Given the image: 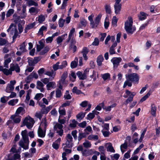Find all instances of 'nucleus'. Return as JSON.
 Segmentation results:
<instances>
[{
	"mask_svg": "<svg viewBox=\"0 0 160 160\" xmlns=\"http://www.w3.org/2000/svg\"><path fill=\"white\" fill-rule=\"evenodd\" d=\"M128 148V144L126 142H125L124 143L122 144L120 146L121 150L123 153L125 151V149H127Z\"/></svg>",
	"mask_w": 160,
	"mask_h": 160,
	"instance_id": "37",
	"label": "nucleus"
},
{
	"mask_svg": "<svg viewBox=\"0 0 160 160\" xmlns=\"http://www.w3.org/2000/svg\"><path fill=\"white\" fill-rule=\"evenodd\" d=\"M50 47L49 46H46L42 50L41 52H40V54L41 55H43L45 53L48 52L50 49Z\"/></svg>",
	"mask_w": 160,
	"mask_h": 160,
	"instance_id": "48",
	"label": "nucleus"
},
{
	"mask_svg": "<svg viewBox=\"0 0 160 160\" xmlns=\"http://www.w3.org/2000/svg\"><path fill=\"white\" fill-rule=\"evenodd\" d=\"M9 31L11 32L10 34L11 35H13V40L16 39L18 36V32L17 28L14 26L13 24H11L9 28L7 30L8 32H9Z\"/></svg>",
	"mask_w": 160,
	"mask_h": 160,
	"instance_id": "6",
	"label": "nucleus"
},
{
	"mask_svg": "<svg viewBox=\"0 0 160 160\" xmlns=\"http://www.w3.org/2000/svg\"><path fill=\"white\" fill-rule=\"evenodd\" d=\"M14 88V86H13L12 85H10L9 84H8L7 86L6 91L8 93H9L11 91H13Z\"/></svg>",
	"mask_w": 160,
	"mask_h": 160,
	"instance_id": "36",
	"label": "nucleus"
},
{
	"mask_svg": "<svg viewBox=\"0 0 160 160\" xmlns=\"http://www.w3.org/2000/svg\"><path fill=\"white\" fill-rule=\"evenodd\" d=\"M76 78V76L75 73L73 72L71 73V76H70V80L72 82H74Z\"/></svg>",
	"mask_w": 160,
	"mask_h": 160,
	"instance_id": "61",
	"label": "nucleus"
},
{
	"mask_svg": "<svg viewBox=\"0 0 160 160\" xmlns=\"http://www.w3.org/2000/svg\"><path fill=\"white\" fill-rule=\"evenodd\" d=\"M76 41L75 39L72 38L69 45L70 50L72 51L73 52H75L77 50V47L75 45Z\"/></svg>",
	"mask_w": 160,
	"mask_h": 160,
	"instance_id": "10",
	"label": "nucleus"
},
{
	"mask_svg": "<svg viewBox=\"0 0 160 160\" xmlns=\"http://www.w3.org/2000/svg\"><path fill=\"white\" fill-rule=\"evenodd\" d=\"M147 16V14L142 12H140V14L138 16V17L140 20H142L145 19Z\"/></svg>",
	"mask_w": 160,
	"mask_h": 160,
	"instance_id": "38",
	"label": "nucleus"
},
{
	"mask_svg": "<svg viewBox=\"0 0 160 160\" xmlns=\"http://www.w3.org/2000/svg\"><path fill=\"white\" fill-rule=\"evenodd\" d=\"M85 113L82 112H80L76 116L77 119L78 120H81L85 116Z\"/></svg>",
	"mask_w": 160,
	"mask_h": 160,
	"instance_id": "33",
	"label": "nucleus"
},
{
	"mask_svg": "<svg viewBox=\"0 0 160 160\" xmlns=\"http://www.w3.org/2000/svg\"><path fill=\"white\" fill-rule=\"evenodd\" d=\"M37 59V58H35L34 59L32 58L29 59L28 60L29 65L30 66L33 67L38 62Z\"/></svg>",
	"mask_w": 160,
	"mask_h": 160,
	"instance_id": "21",
	"label": "nucleus"
},
{
	"mask_svg": "<svg viewBox=\"0 0 160 160\" xmlns=\"http://www.w3.org/2000/svg\"><path fill=\"white\" fill-rule=\"evenodd\" d=\"M122 59L120 58H113L111 60L112 63L114 68H117L119 65V63L121 62Z\"/></svg>",
	"mask_w": 160,
	"mask_h": 160,
	"instance_id": "11",
	"label": "nucleus"
},
{
	"mask_svg": "<svg viewBox=\"0 0 160 160\" xmlns=\"http://www.w3.org/2000/svg\"><path fill=\"white\" fill-rule=\"evenodd\" d=\"M143 146L144 145L143 144H141L139 147L137 148L134 151L133 155H135L137 154L139 152L140 149L143 147Z\"/></svg>",
	"mask_w": 160,
	"mask_h": 160,
	"instance_id": "45",
	"label": "nucleus"
},
{
	"mask_svg": "<svg viewBox=\"0 0 160 160\" xmlns=\"http://www.w3.org/2000/svg\"><path fill=\"white\" fill-rule=\"evenodd\" d=\"M25 113V111L24 108L22 107H20L17 109L14 114L16 115L20 116V115H22Z\"/></svg>",
	"mask_w": 160,
	"mask_h": 160,
	"instance_id": "18",
	"label": "nucleus"
},
{
	"mask_svg": "<svg viewBox=\"0 0 160 160\" xmlns=\"http://www.w3.org/2000/svg\"><path fill=\"white\" fill-rule=\"evenodd\" d=\"M91 150H84L82 151V154L83 156L87 157L90 155V152Z\"/></svg>",
	"mask_w": 160,
	"mask_h": 160,
	"instance_id": "43",
	"label": "nucleus"
},
{
	"mask_svg": "<svg viewBox=\"0 0 160 160\" xmlns=\"http://www.w3.org/2000/svg\"><path fill=\"white\" fill-rule=\"evenodd\" d=\"M104 59L103 56L102 55L99 56L97 58V62L98 66H100L102 65V63Z\"/></svg>",
	"mask_w": 160,
	"mask_h": 160,
	"instance_id": "32",
	"label": "nucleus"
},
{
	"mask_svg": "<svg viewBox=\"0 0 160 160\" xmlns=\"http://www.w3.org/2000/svg\"><path fill=\"white\" fill-rule=\"evenodd\" d=\"M107 151L112 152H114L115 150H114L113 147L112 146V144L110 143H108L106 144Z\"/></svg>",
	"mask_w": 160,
	"mask_h": 160,
	"instance_id": "24",
	"label": "nucleus"
},
{
	"mask_svg": "<svg viewBox=\"0 0 160 160\" xmlns=\"http://www.w3.org/2000/svg\"><path fill=\"white\" fill-rule=\"evenodd\" d=\"M45 74L53 78L55 76V73L53 71H52L51 72H47Z\"/></svg>",
	"mask_w": 160,
	"mask_h": 160,
	"instance_id": "50",
	"label": "nucleus"
},
{
	"mask_svg": "<svg viewBox=\"0 0 160 160\" xmlns=\"http://www.w3.org/2000/svg\"><path fill=\"white\" fill-rule=\"evenodd\" d=\"M47 30V27L45 26H42L39 29L38 32V34L39 35L42 36L43 35V32Z\"/></svg>",
	"mask_w": 160,
	"mask_h": 160,
	"instance_id": "41",
	"label": "nucleus"
},
{
	"mask_svg": "<svg viewBox=\"0 0 160 160\" xmlns=\"http://www.w3.org/2000/svg\"><path fill=\"white\" fill-rule=\"evenodd\" d=\"M2 72L6 76L11 75L12 74V72L10 68L9 69H7V68H4Z\"/></svg>",
	"mask_w": 160,
	"mask_h": 160,
	"instance_id": "34",
	"label": "nucleus"
},
{
	"mask_svg": "<svg viewBox=\"0 0 160 160\" xmlns=\"http://www.w3.org/2000/svg\"><path fill=\"white\" fill-rule=\"evenodd\" d=\"M44 86V85L41 81H37L36 88L40 90L41 92H44L45 89L43 88Z\"/></svg>",
	"mask_w": 160,
	"mask_h": 160,
	"instance_id": "16",
	"label": "nucleus"
},
{
	"mask_svg": "<svg viewBox=\"0 0 160 160\" xmlns=\"http://www.w3.org/2000/svg\"><path fill=\"white\" fill-rule=\"evenodd\" d=\"M18 99H13L10 100L8 102L9 105L13 106L16 104L18 102Z\"/></svg>",
	"mask_w": 160,
	"mask_h": 160,
	"instance_id": "40",
	"label": "nucleus"
},
{
	"mask_svg": "<svg viewBox=\"0 0 160 160\" xmlns=\"http://www.w3.org/2000/svg\"><path fill=\"white\" fill-rule=\"evenodd\" d=\"M151 114L154 117L156 116V111L157 110V107L156 105L154 104H152L151 105Z\"/></svg>",
	"mask_w": 160,
	"mask_h": 160,
	"instance_id": "22",
	"label": "nucleus"
},
{
	"mask_svg": "<svg viewBox=\"0 0 160 160\" xmlns=\"http://www.w3.org/2000/svg\"><path fill=\"white\" fill-rule=\"evenodd\" d=\"M118 19L115 16L113 17L112 20V25L113 27H116Z\"/></svg>",
	"mask_w": 160,
	"mask_h": 160,
	"instance_id": "54",
	"label": "nucleus"
},
{
	"mask_svg": "<svg viewBox=\"0 0 160 160\" xmlns=\"http://www.w3.org/2000/svg\"><path fill=\"white\" fill-rule=\"evenodd\" d=\"M45 19L44 15L41 14L36 18V20L40 23H42Z\"/></svg>",
	"mask_w": 160,
	"mask_h": 160,
	"instance_id": "28",
	"label": "nucleus"
},
{
	"mask_svg": "<svg viewBox=\"0 0 160 160\" xmlns=\"http://www.w3.org/2000/svg\"><path fill=\"white\" fill-rule=\"evenodd\" d=\"M89 134L88 133L84 132L80 133L78 137V140L80 141L82 138L86 137L87 134Z\"/></svg>",
	"mask_w": 160,
	"mask_h": 160,
	"instance_id": "47",
	"label": "nucleus"
},
{
	"mask_svg": "<svg viewBox=\"0 0 160 160\" xmlns=\"http://www.w3.org/2000/svg\"><path fill=\"white\" fill-rule=\"evenodd\" d=\"M10 68L12 72L15 71L17 73L20 72V68L18 64L16 63H12L10 64Z\"/></svg>",
	"mask_w": 160,
	"mask_h": 160,
	"instance_id": "12",
	"label": "nucleus"
},
{
	"mask_svg": "<svg viewBox=\"0 0 160 160\" xmlns=\"http://www.w3.org/2000/svg\"><path fill=\"white\" fill-rule=\"evenodd\" d=\"M104 104L103 102L99 103L95 108V109L98 111H100L101 110L102 107H104Z\"/></svg>",
	"mask_w": 160,
	"mask_h": 160,
	"instance_id": "58",
	"label": "nucleus"
},
{
	"mask_svg": "<svg viewBox=\"0 0 160 160\" xmlns=\"http://www.w3.org/2000/svg\"><path fill=\"white\" fill-rule=\"evenodd\" d=\"M102 17V15L99 14L95 18L94 22L93 21V24L92 26V27L93 28L97 27Z\"/></svg>",
	"mask_w": 160,
	"mask_h": 160,
	"instance_id": "14",
	"label": "nucleus"
},
{
	"mask_svg": "<svg viewBox=\"0 0 160 160\" xmlns=\"http://www.w3.org/2000/svg\"><path fill=\"white\" fill-rule=\"evenodd\" d=\"M64 39L61 37V36L58 37L56 40L57 43L58 45H61Z\"/></svg>",
	"mask_w": 160,
	"mask_h": 160,
	"instance_id": "56",
	"label": "nucleus"
},
{
	"mask_svg": "<svg viewBox=\"0 0 160 160\" xmlns=\"http://www.w3.org/2000/svg\"><path fill=\"white\" fill-rule=\"evenodd\" d=\"M83 145L86 148H90L91 146V142L87 140H85V142L83 143Z\"/></svg>",
	"mask_w": 160,
	"mask_h": 160,
	"instance_id": "44",
	"label": "nucleus"
},
{
	"mask_svg": "<svg viewBox=\"0 0 160 160\" xmlns=\"http://www.w3.org/2000/svg\"><path fill=\"white\" fill-rule=\"evenodd\" d=\"M95 117V115L92 112L89 113L87 115V119L90 120L92 119Z\"/></svg>",
	"mask_w": 160,
	"mask_h": 160,
	"instance_id": "57",
	"label": "nucleus"
},
{
	"mask_svg": "<svg viewBox=\"0 0 160 160\" xmlns=\"http://www.w3.org/2000/svg\"><path fill=\"white\" fill-rule=\"evenodd\" d=\"M39 45H37V52L40 51L44 46V43L42 40L39 41Z\"/></svg>",
	"mask_w": 160,
	"mask_h": 160,
	"instance_id": "23",
	"label": "nucleus"
},
{
	"mask_svg": "<svg viewBox=\"0 0 160 160\" xmlns=\"http://www.w3.org/2000/svg\"><path fill=\"white\" fill-rule=\"evenodd\" d=\"M9 54H5L4 56V61L3 63L4 67L5 68H8V64L11 62V58H8Z\"/></svg>",
	"mask_w": 160,
	"mask_h": 160,
	"instance_id": "15",
	"label": "nucleus"
},
{
	"mask_svg": "<svg viewBox=\"0 0 160 160\" xmlns=\"http://www.w3.org/2000/svg\"><path fill=\"white\" fill-rule=\"evenodd\" d=\"M121 1V0H115V3L114 6L115 12L117 14L120 13L122 6L121 4L120 3Z\"/></svg>",
	"mask_w": 160,
	"mask_h": 160,
	"instance_id": "7",
	"label": "nucleus"
},
{
	"mask_svg": "<svg viewBox=\"0 0 160 160\" xmlns=\"http://www.w3.org/2000/svg\"><path fill=\"white\" fill-rule=\"evenodd\" d=\"M55 87V83L54 82H49L46 85L47 90H50L52 88H54Z\"/></svg>",
	"mask_w": 160,
	"mask_h": 160,
	"instance_id": "25",
	"label": "nucleus"
},
{
	"mask_svg": "<svg viewBox=\"0 0 160 160\" xmlns=\"http://www.w3.org/2000/svg\"><path fill=\"white\" fill-rule=\"evenodd\" d=\"M66 142L65 145L66 147L68 148L72 147V135L69 134H68L66 137Z\"/></svg>",
	"mask_w": 160,
	"mask_h": 160,
	"instance_id": "8",
	"label": "nucleus"
},
{
	"mask_svg": "<svg viewBox=\"0 0 160 160\" xmlns=\"http://www.w3.org/2000/svg\"><path fill=\"white\" fill-rule=\"evenodd\" d=\"M78 58L76 57L74 60L72 61L71 63V67L72 68H75L78 65Z\"/></svg>",
	"mask_w": 160,
	"mask_h": 160,
	"instance_id": "29",
	"label": "nucleus"
},
{
	"mask_svg": "<svg viewBox=\"0 0 160 160\" xmlns=\"http://www.w3.org/2000/svg\"><path fill=\"white\" fill-rule=\"evenodd\" d=\"M54 129L59 135L61 137L62 135L63 130L62 129L63 126L59 123L55 122L53 123Z\"/></svg>",
	"mask_w": 160,
	"mask_h": 160,
	"instance_id": "5",
	"label": "nucleus"
},
{
	"mask_svg": "<svg viewBox=\"0 0 160 160\" xmlns=\"http://www.w3.org/2000/svg\"><path fill=\"white\" fill-rule=\"evenodd\" d=\"M151 92L150 91H149V92H148L146 95H145L141 99L140 101V102H142L145 101L151 95Z\"/></svg>",
	"mask_w": 160,
	"mask_h": 160,
	"instance_id": "30",
	"label": "nucleus"
},
{
	"mask_svg": "<svg viewBox=\"0 0 160 160\" xmlns=\"http://www.w3.org/2000/svg\"><path fill=\"white\" fill-rule=\"evenodd\" d=\"M98 136L97 135L91 134L88 137V139L89 140H97L98 139Z\"/></svg>",
	"mask_w": 160,
	"mask_h": 160,
	"instance_id": "35",
	"label": "nucleus"
},
{
	"mask_svg": "<svg viewBox=\"0 0 160 160\" xmlns=\"http://www.w3.org/2000/svg\"><path fill=\"white\" fill-rule=\"evenodd\" d=\"M136 94V93L135 92H132L128 90H126L125 94L123 95V97L125 98L128 97V98L126 100L125 104H127L131 102L133 100V98Z\"/></svg>",
	"mask_w": 160,
	"mask_h": 160,
	"instance_id": "4",
	"label": "nucleus"
},
{
	"mask_svg": "<svg viewBox=\"0 0 160 160\" xmlns=\"http://www.w3.org/2000/svg\"><path fill=\"white\" fill-rule=\"evenodd\" d=\"M120 157L119 154L116 153L113 154L111 156L112 160H118Z\"/></svg>",
	"mask_w": 160,
	"mask_h": 160,
	"instance_id": "63",
	"label": "nucleus"
},
{
	"mask_svg": "<svg viewBox=\"0 0 160 160\" xmlns=\"http://www.w3.org/2000/svg\"><path fill=\"white\" fill-rule=\"evenodd\" d=\"M47 126V123L45 119H42L39 128H40L43 129H46Z\"/></svg>",
	"mask_w": 160,
	"mask_h": 160,
	"instance_id": "26",
	"label": "nucleus"
},
{
	"mask_svg": "<svg viewBox=\"0 0 160 160\" xmlns=\"http://www.w3.org/2000/svg\"><path fill=\"white\" fill-rule=\"evenodd\" d=\"M94 17V15L92 13L90 16L88 17V19L90 21V24L91 26L92 27V25H93V18Z\"/></svg>",
	"mask_w": 160,
	"mask_h": 160,
	"instance_id": "49",
	"label": "nucleus"
},
{
	"mask_svg": "<svg viewBox=\"0 0 160 160\" xmlns=\"http://www.w3.org/2000/svg\"><path fill=\"white\" fill-rule=\"evenodd\" d=\"M131 151V150H129L127 152L125 153L124 155V158L126 159H128L130 158V153Z\"/></svg>",
	"mask_w": 160,
	"mask_h": 160,
	"instance_id": "62",
	"label": "nucleus"
},
{
	"mask_svg": "<svg viewBox=\"0 0 160 160\" xmlns=\"http://www.w3.org/2000/svg\"><path fill=\"white\" fill-rule=\"evenodd\" d=\"M102 78L104 80H106L108 79H110V74L109 73L104 74H102Z\"/></svg>",
	"mask_w": 160,
	"mask_h": 160,
	"instance_id": "53",
	"label": "nucleus"
},
{
	"mask_svg": "<svg viewBox=\"0 0 160 160\" xmlns=\"http://www.w3.org/2000/svg\"><path fill=\"white\" fill-rule=\"evenodd\" d=\"M106 12L107 13L110 14L111 12L110 6L109 5L106 4L105 6Z\"/></svg>",
	"mask_w": 160,
	"mask_h": 160,
	"instance_id": "51",
	"label": "nucleus"
},
{
	"mask_svg": "<svg viewBox=\"0 0 160 160\" xmlns=\"http://www.w3.org/2000/svg\"><path fill=\"white\" fill-rule=\"evenodd\" d=\"M67 73L66 72H64L61 77V82L62 83L64 82L65 80L67 77Z\"/></svg>",
	"mask_w": 160,
	"mask_h": 160,
	"instance_id": "46",
	"label": "nucleus"
},
{
	"mask_svg": "<svg viewBox=\"0 0 160 160\" xmlns=\"http://www.w3.org/2000/svg\"><path fill=\"white\" fill-rule=\"evenodd\" d=\"M27 4L29 6H37L38 4L35 2L34 0H30L27 2Z\"/></svg>",
	"mask_w": 160,
	"mask_h": 160,
	"instance_id": "42",
	"label": "nucleus"
},
{
	"mask_svg": "<svg viewBox=\"0 0 160 160\" xmlns=\"http://www.w3.org/2000/svg\"><path fill=\"white\" fill-rule=\"evenodd\" d=\"M59 112L60 115H65L66 114V112L65 109L60 107L59 109Z\"/></svg>",
	"mask_w": 160,
	"mask_h": 160,
	"instance_id": "52",
	"label": "nucleus"
},
{
	"mask_svg": "<svg viewBox=\"0 0 160 160\" xmlns=\"http://www.w3.org/2000/svg\"><path fill=\"white\" fill-rule=\"evenodd\" d=\"M20 156L18 154H10L8 156L6 160H20Z\"/></svg>",
	"mask_w": 160,
	"mask_h": 160,
	"instance_id": "13",
	"label": "nucleus"
},
{
	"mask_svg": "<svg viewBox=\"0 0 160 160\" xmlns=\"http://www.w3.org/2000/svg\"><path fill=\"white\" fill-rule=\"evenodd\" d=\"M9 99L8 97L3 96L0 99V101L2 103H6Z\"/></svg>",
	"mask_w": 160,
	"mask_h": 160,
	"instance_id": "60",
	"label": "nucleus"
},
{
	"mask_svg": "<svg viewBox=\"0 0 160 160\" xmlns=\"http://www.w3.org/2000/svg\"><path fill=\"white\" fill-rule=\"evenodd\" d=\"M65 20L62 18H60L58 22V25L60 27L62 28L64 26Z\"/></svg>",
	"mask_w": 160,
	"mask_h": 160,
	"instance_id": "64",
	"label": "nucleus"
},
{
	"mask_svg": "<svg viewBox=\"0 0 160 160\" xmlns=\"http://www.w3.org/2000/svg\"><path fill=\"white\" fill-rule=\"evenodd\" d=\"M147 131V129L145 128L142 131V134H141V137L140 138V139L138 140V141L140 142H141L143 138H144V136L145 134V132H146Z\"/></svg>",
	"mask_w": 160,
	"mask_h": 160,
	"instance_id": "59",
	"label": "nucleus"
},
{
	"mask_svg": "<svg viewBox=\"0 0 160 160\" xmlns=\"http://www.w3.org/2000/svg\"><path fill=\"white\" fill-rule=\"evenodd\" d=\"M22 139L19 142V145L25 149H27L28 148V139L27 130L25 129L22 131L21 132Z\"/></svg>",
	"mask_w": 160,
	"mask_h": 160,
	"instance_id": "2",
	"label": "nucleus"
},
{
	"mask_svg": "<svg viewBox=\"0 0 160 160\" xmlns=\"http://www.w3.org/2000/svg\"><path fill=\"white\" fill-rule=\"evenodd\" d=\"M36 8L32 7L29 9V12L31 14H36L38 12Z\"/></svg>",
	"mask_w": 160,
	"mask_h": 160,
	"instance_id": "39",
	"label": "nucleus"
},
{
	"mask_svg": "<svg viewBox=\"0 0 160 160\" xmlns=\"http://www.w3.org/2000/svg\"><path fill=\"white\" fill-rule=\"evenodd\" d=\"M43 96V94L41 93H37L35 95L34 97V99L38 101H39Z\"/></svg>",
	"mask_w": 160,
	"mask_h": 160,
	"instance_id": "55",
	"label": "nucleus"
},
{
	"mask_svg": "<svg viewBox=\"0 0 160 160\" xmlns=\"http://www.w3.org/2000/svg\"><path fill=\"white\" fill-rule=\"evenodd\" d=\"M126 77L130 81L135 82H138L139 79V78L138 74L135 73L130 74L126 75Z\"/></svg>",
	"mask_w": 160,
	"mask_h": 160,
	"instance_id": "9",
	"label": "nucleus"
},
{
	"mask_svg": "<svg viewBox=\"0 0 160 160\" xmlns=\"http://www.w3.org/2000/svg\"><path fill=\"white\" fill-rule=\"evenodd\" d=\"M133 19L130 16L128 17L125 22L124 28L128 33L132 34L136 30V28L133 25Z\"/></svg>",
	"mask_w": 160,
	"mask_h": 160,
	"instance_id": "1",
	"label": "nucleus"
},
{
	"mask_svg": "<svg viewBox=\"0 0 160 160\" xmlns=\"http://www.w3.org/2000/svg\"><path fill=\"white\" fill-rule=\"evenodd\" d=\"M61 141V138H59L53 142L52 144V147L53 148L56 150L58 149L59 148Z\"/></svg>",
	"mask_w": 160,
	"mask_h": 160,
	"instance_id": "19",
	"label": "nucleus"
},
{
	"mask_svg": "<svg viewBox=\"0 0 160 160\" xmlns=\"http://www.w3.org/2000/svg\"><path fill=\"white\" fill-rule=\"evenodd\" d=\"M27 45V43L25 42H23L20 46L19 49L22 52H24L26 51V49L25 47Z\"/></svg>",
	"mask_w": 160,
	"mask_h": 160,
	"instance_id": "31",
	"label": "nucleus"
},
{
	"mask_svg": "<svg viewBox=\"0 0 160 160\" xmlns=\"http://www.w3.org/2000/svg\"><path fill=\"white\" fill-rule=\"evenodd\" d=\"M116 104L115 103L112 104V105L108 106L103 107V109L106 112H110L111 110V109L116 107Z\"/></svg>",
	"mask_w": 160,
	"mask_h": 160,
	"instance_id": "27",
	"label": "nucleus"
},
{
	"mask_svg": "<svg viewBox=\"0 0 160 160\" xmlns=\"http://www.w3.org/2000/svg\"><path fill=\"white\" fill-rule=\"evenodd\" d=\"M46 129H43L40 128H39L38 130V134L39 137L41 138H44L45 136Z\"/></svg>",
	"mask_w": 160,
	"mask_h": 160,
	"instance_id": "20",
	"label": "nucleus"
},
{
	"mask_svg": "<svg viewBox=\"0 0 160 160\" xmlns=\"http://www.w3.org/2000/svg\"><path fill=\"white\" fill-rule=\"evenodd\" d=\"M21 116L14 114L11 116V118L15 123H19L21 120Z\"/></svg>",
	"mask_w": 160,
	"mask_h": 160,
	"instance_id": "17",
	"label": "nucleus"
},
{
	"mask_svg": "<svg viewBox=\"0 0 160 160\" xmlns=\"http://www.w3.org/2000/svg\"><path fill=\"white\" fill-rule=\"evenodd\" d=\"M34 122V119L29 116H28L23 120L21 127L26 126L28 129H30L32 127Z\"/></svg>",
	"mask_w": 160,
	"mask_h": 160,
	"instance_id": "3",
	"label": "nucleus"
}]
</instances>
